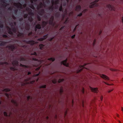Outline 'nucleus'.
<instances>
[{
	"label": "nucleus",
	"mask_w": 123,
	"mask_h": 123,
	"mask_svg": "<svg viewBox=\"0 0 123 123\" xmlns=\"http://www.w3.org/2000/svg\"><path fill=\"white\" fill-rule=\"evenodd\" d=\"M99 1V0H96L92 2L91 4V5L89 6L90 8H93L95 6H98V4L96 3Z\"/></svg>",
	"instance_id": "1"
},
{
	"label": "nucleus",
	"mask_w": 123,
	"mask_h": 123,
	"mask_svg": "<svg viewBox=\"0 0 123 123\" xmlns=\"http://www.w3.org/2000/svg\"><path fill=\"white\" fill-rule=\"evenodd\" d=\"M6 47L8 48L9 49L11 50L12 51H13L16 48V47L15 46L14 44H12L7 45Z\"/></svg>",
	"instance_id": "2"
},
{
	"label": "nucleus",
	"mask_w": 123,
	"mask_h": 123,
	"mask_svg": "<svg viewBox=\"0 0 123 123\" xmlns=\"http://www.w3.org/2000/svg\"><path fill=\"white\" fill-rule=\"evenodd\" d=\"M26 26L25 27V29L27 31L29 30L30 27V23L29 21H27L26 22Z\"/></svg>",
	"instance_id": "3"
},
{
	"label": "nucleus",
	"mask_w": 123,
	"mask_h": 123,
	"mask_svg": "<svg viewBox=\"0 0 123 123\" xmlns=\"http://www.w3.org/2000/svg\"><path fill=\"white\" fill-rule=\"evenodd\" d=\"M27 43L30 44L31 45H33L35 44H37L38 42L37 41H35L33 40L29 41L27 42Z\"/></svg>",
	"instance_id": "4"
},
{
	"label": "nucleus",
	"mask_w": 123,
	"mask_h": 123,
	"mask_svg": "<svg viewBox=\"0 0 123 123\" xmlns=\"http://www.w3.org/2000/svg\"><path fill=\"white\" fill-rule=\"evenodd\" d=\"M41 28V25L39 24H37L36 25L35 27V31L36 32L37 31V29H40Z\"/></svg>",
	"instance_id": "5"
},
{
	"label": "nucleus",
	"mask_w": 123,
	"mask_h": 123,
	"mask_svg": "<svg viewBox=\"0 0 123 123\" xmlns=\"http://www.w3.org/2000/svg\"><path fill=\"white\" fill-rule=\"evenodd\" d=\"M14 6L16 7L19 8L20 9H22V4L19 2L15 3Z\"/></svg>",
	"instance_id": "6"
},
{
	"label": "nucleus",
	"mask_w": 123,
	"mask_h": 123,
	"mask_svg": "<svg viewBox=\"0 0 123 123\" xmlns=\"http://www.w3.org/2000/svg\"><path fill=\"white\" fill-rule=\"evenodd\" d=\"M26 9L27 11H29V14L31 15L32 16H33L34 15V13L33 12H32L31 9H30L29 7H27Z\"/></svg>",
	"instance_id": "7"
},
{
	"label": "nucleus",
	"mask_w": 123,
	"mask_h": 123,
	"mask_svg": "<svg viewBox=\"0 0 123 123\" xmlns=\"http://www.w3.org/2000/svg\"><path fill=\"white\" fill-rule=\"evenodd\" d=\"M106 6L107 7L109 8L110 10H115V8L113 7V6H111V5H107Z\"/></svg>",
	"instance_id": "8"
},
{
	"label": "nucleus",
	"mask_w": 123,
	"mask_h": 123,
	"mask_svg": "<svg viewBox=\"0 0 123 123\" xmlns=\"http://www.w3.org/2000/svg\"><path fill=\"white\" fill-rule=\"evenodd\" d=\"M18 62L17 60H14L12 62V64L14 66H18Z\"/></svg>",
	"instance_id": "9"
},
{
	"label": "nucleus",
	"mask_w": 123,
	"mask_h": 123,
	"mask_svg": "<svg viewBox=\"0 0 123 123\" xmlns=\"http://www.w3.org/2000/svg\"><path fill=\"white\" fill-rule=\"evenodd\" d=\"M7 30L9 34L11 35H13V33L12 29L9 27H7Z\"/></svg>",
	"instance_id": "10"
},
{
	"label": "nucleus",
	"mask_w": 123,
	"mask_h": 123,
	"mask_svg": "<svg viewBox=\"0 0 123 123\" xmlns=\"http://www.w3.org/2000/svg\"><path fill=\"white\" fill-rule=\"evenodd\" d=\"M62 64H63L65 66L68 67L69 66V64L67 62V60H66L64 61H62Z\"/></svg>",
	"instance_id": "11"
},
{
	"label": "nucleus",
	"mask_w": 123,
	"mask_h": 123,
	"mask_svg": "<svg viewBox=\"0 0 123 123\" xmlns=\"http://www.w3.org/2000/svg\"><path fill=\"white\" fill-rule=\"evenodd\" d=\"M91 89L92 92H94L97 93L98 92V90L97 88H93L91 87Z\"/></svg>",
	"instance_id": "12"
},
{
	"label": "nucleus",
	"mask_w": 123,
	"mask_h": 123,
	"mask_svg": "<svg viewBox=\"0 0 123 123\" xmlns=\"http://www.w3.org/2000/svg\"><path fill=\"white\" fill-rule=\"evenodd\" d=\"M47 42H46L45 43H44V44H41L39 45L40 49H44V46L46 44H48Z\"/></svg>",
	"instance_id": "13"
},
{
	"label": "nucleus",
	"mask_w": 123,
	"mask_h": 123,
	"mask_svg": "<svg viewBox=\"0 0 123 123\" xmlns=\"http://www.w3.org/2000/svg\"><path fill=\"white\" fill-rule=\"evenodd\" d=\"M44 10L43 9H42L40 11H39L38 12V14L42 16L44 13Z\"/></svg>",
	"instance_id": "14"
},
{
	"label": "nucleus",
	"mask_w": 123,
	"mask_h": 123,
	"mask_svg": "<svg viewBox=\"0 0 123 123\" xmlns=\"http://www.w3.org/2000/svg\"><path fill=\"white\" fill-rule=\"evenodd\" d=\"M86 64H85L84 65H81L80 66V69H79L78 70V72H80L83 70L84 68H85V67L86 66Z\"/></svg>",
	"instance_id": "15"
},
{
	"label": "nucleus",
	"mask_w": 123,
	"mask_h": 123,
	"mask_svg": "<svg viewBox=\"0 0 123 123\" xmlns=\"http://www.w3.org/2000/svg\"><path fill=\"white\" fill-rule=\"evenodd\" d=\"M7 43V42L0 41V46H5L6 44Z\"/></svg>",
	"instance_id": "16"
},
{
	"label": "nucleus",
	"mask_w": 123,
	"mask_h": 123,
	"mask_svg": "<svg viewBox=\"0 0 123 123\" xmlns=\"http://www.w3.org/2000/svg\"><path fill=\"white\" fill-rule=\"evenodd\" d=\"M54 20L50 18L49 20V25H53L54 26V25L53 23V21Z\"/></svg>",
	"instance_id": "17"
},
{
	"label": "nucleus",
	"mask_w": 123,
	"mask_h": 123,
	"mask_svg": "<svg viewBox=\"0 0 123 123\" xmlns=\"http://www.w3.org/2000/svg\"><path fill=\"white\" fill-rule=\"evenodd\" d=\"M101 77L106 80H109V78L107 76L104 74H102L101 76Z\"/></svg>",
	"instance_id": "18"
},
{
	"label": "nucleus",
	"mask_w": 123,
	"mask_h": 123,
	"mask_svg": "<svg viewBox=\"0 0 123 123\" xmlns=\"http://www.w3.org/2000/svg\"><path fill=\"white\" fill-rule=\"evenodd\" d=\"M81 8V7L79 5H78L76 6L75 10L76 11H78L80 10Z\"/></svg>",
	"instance_id": "19"
},
{
	"label": "nucleus",
	"mask_w": 123,
	"mask_h": 123,
	"mask_svg": "<svg viewBox=\"0 0 123 123\" xmlns=\"http://www.w3.org/2000/svg\"><path fill=\"white\" fill-rule=\"evenodd\" d=\"M11 102L13 104H14L16 106H18V105L16 101L13 99H12L11 100Z\"/></svg>",
	"instance_id": "20"
},
{
	"label": "nucleus",
	"mask_w": 123,
	"mask_h": 123,
	"mask_svg": "<svg viewBox=\"0 0 123 123\" xmlns=\"http://www.w3.org/2000/svg\"><path fill=\"white\" fill-rule=\"evenodd\" d=\"M55 16L56 18L59 17L60 16V13L58 12H57L55 13Z\"/></svg>",
	"instance_id": "21"
},
{
	"label": "nucleus",
	"mask_w": 123,
	"mask_h": 123,
	"mask_svg": "<svg viewBox=\"0 0 123 123\" xmlns=\"http://www.w3.org/2000/svg\"><path fill=\"white\" fill-rule=\"evenodd\" d=\"M28 20L29 21L30 23H31L33 21V19L31 17H29L28 18Z\"/></svg>",
	"instance_id": "22"
},
{
	"label": "nucleus",
	"mask_w": 123,
	"mask_h": 123,
	"mask_svg": "<svg viewBox=\"0 0 123 123\" xmlns=\"http://www.w3.org/2000/svg\"><path fill=\"white\" fill-rule=\"evenodd\" d=\"M10 68L11 70L13 71L17 70V68L14 67H11Z\"/></svg>",
	"instance_id": "23"
},
{
	"label": "nucleus",
	"mask_w": 123,
	"mask_h": 123,
	"mask_svg": "<svg viewBox=\"0 0 123 123\" xmlns=\"http://www.w3.org/2000/svg\"><path fill=\"white\" fill-rule=\"evenodd\" d=\"M54 9V7L53 6H52L49 7V9L50 10H51V11H53Z\"/></svg>",
	"instance_id": "24"
},
{
	"label": "nucleus",
	"mask_w": 123,
	"mask_h": 123,
	"mask_svg": "<svg viewBox=\"0 0 123 123\" xmlns=\"http://www.w3.org/2000/svg\"><path fill=\"white\" fill-rule=\"evenodd\" d=\"M48 60L52 61V62H53L55 61V58L51 57L50 58H48Z\"/></svg>",
	"instance_id": "25"
},
{
	"label": "nucleus",
	"mask_w": 123,
	"mask_h": 123,
	"mask_svg": "<svg viewBox=\"0 0 123 123\" xmlns=\"http://www.w3.org/2000/svg\"><path fill=\"white\" fill-rule=\"evenodd\" d=\"M2 2L4 4L2 5L3 6L5 7H6L7 5L6 3L3 0H2Z\"/></svg>",
	"instance_id": "26"
},
{
	"label": "nucleus",
	"mask_w": 123,
	"mask_h": 123,
	"mask_svg": "<svg viewBox=\"0 0 123 123\" xmlns=\"http://www.w3.org/2000/svg\"><path fill=\"white\" fill-rule=\"evenodd\" d=\"M10 90V89L9 88H6L4 89V91L6 92H9Z\"/></svg>",
	"instance_id": "27"
},
{
	"label": "nucleus",
	"mask_w": 123,
	"mask_h": 123,
	"mask_svg": "<svg viewBox=\"0 0 123 123\" xmlns=\"http://www.w3.org/2000/svg\"><path fill=\"white\" fill-rule=\"evenodd\" d=\"M46 87V85H42L40 86H39V88H45Z\"/></svg>",
	"instance_id": "28"
},
{
	"label": "nucleus",
	"mask_w": 123,
	"mask_h": 123,
	"mask_svg": "<svg viewBox=\"0 0 123 123\" xmlns=\"http://www.w3.org/2000/svg\"><path fill=\"white\" fill-rule=\"evenodd\" d=\"M29 6L32 9H35V7L33 6V5L32 4H30L29 5Z\"/></svg>",
	"instance_id": "29"
},
{
	"label": "nucleus",
	"mask_w": 123,
	"mask_h": 123,
	"mask_svg": "<svg viewBox=\"0 0 123 123\" xmlns=\"http://www.w3.org/2000/svg\"><path fill=\"white\" fill-rule=\"evenodd\" d=\"M37 41H45V39H37Z\"/></svg>",
	"instance_id": "30"
},
{
	"label": "nucleus",
	"mask_w": 123,
	"mask_h": 123,
	"mask_svg": "<svg viewBox=\"0 0 123 123\" xmlns=\"http://www.w3.org/2000/svg\"><path fill=\"white\" fill-rule=\"evenodd\" d=\"M28 15L27 14H25L24 15V17L25 18H26L28 16Z\"/></svg>",
	"instance_id": "31"
},
{
	"label": "nucleus",
	"mask_w": 123,
	"mask_h": 123,
	"mask_svg": "<svg viewBox=\"0 0 123 123\" xmlns=\"http://www.w3.org/2000/svg\"><path fill=\"white\" fill-rule=\"evenodd\" d=\"M42 27L43 28H44L45 27V26L46 25L45 23H43V21L42 22Z\"/></svg>",
	"instance_id": "32"
},
{
	"label": "nucleus",
	"mask_w": 123,
	"mask_h": 123,
	"mask_svg": "<svg viewBox=\"0 0 123 123\" xmlns=\"http://www.w3.org/2000/svg\"><path fill=\"white\" fill-rule=\"evenodd\" d=\"M25 61V59L23 57H21L20 58V61Z\"/></svg>",
	"instance_id": "33"
},
{
	"label": "nucleus",
	"mask_w": 123,
	"mask_h": 123,
	"mask_svg": "<svg viewBox=\"0 0 123 123\" xmlns=\"http://www.w3.org/2000/svg\"><path fill=\"white\" fill-rule=\"evenodd\" d=\"M54 2L55 5H57L59 3V1L58 0H56Z\"/></svg>",
	"instance_id": "34"
},
{
	"label": "nucleus",
	"mask_w": 123,
	"mask_h": 123,
	"mask_svg": "<svg viewBox=\"0 0 123 123\" xmlns=\"http://www.w3.org/2000/svg\"><path fill=\"white\" fill-rule=\"evenodd\" d=\"M52 82L54 84H56L57 82V81L55 79L52 80Z\"/></svg>",
	"instance_id": "35"
},
{
	"label": "nucleus",
	"mask_w": 123,
	"mask_h": 123,
	"mask_svg": "<svg viewBox=\"0 0 123 123\" xmlns=\"http://www.w3.org/2000/svg\"><path fill=\"white\" fill-rule=\"evenodd\" d=\"M37 18L38 21H40L41 20V18L38 15L37 16Z\"/></svg>",
	"instance_id": "36"
},
{
	"label": "nucleus",
	"mask_w": 123,
	"mask_h": 123,
	"mask_svg": "<svg viewBox=\"0 0 123 123\" xmlns=\"http://www.w3.org/2000/svg\"><path fill=\"white\" fill-rule=\"evenodd\" d=\"M4 26L3 24H2L0 22V28H2Z\"/></svg>",
	"instance_id": "37"
},
{
	"label": "nucleus",
	"mask_w": 123,
	"mask_h": 123,
	"mask_svg": "<svg viewBox=\"0 0 123 123\" xmlns=\"http://www.w3.org/2000/svg\"><path fill=\"white\" fill-rule=\"evenodd\" d=\"M4 116H5L7 117L8 116L7 113L5 111L4 112Z\"/></svg>",
	"instance_id": "38"
},
{
	"label": "nucleus",
	"mask_w": 123,
	"mask_h": 123,
	"mask_svg": "<svg viewBox=\"0 0 123 123\" xmlns=\"http://www.w3.org/2000/svg\"><path fill=\"white\" fill-rule=\"evenodd\" d=\"M43 5V3L42 2H41L39 4L40 8H42Z\"/></svg>",
	"instance_id": "39"
},
{
	"label": "nucleus",
	"mask_w": 123,
	"mask_h": 123,
	"mask_svg": "<svg viewBox=\"0 0 123 123\" xmlns=\"http://www.w3.org/2000/svg\"><path fill=\"white\" fill-rule=\"evenodd\" d=\"M67 110L66 111H65V113L64 117L65 118L67 116Z\"/></svg>",
	"instance_id": "40"
},
{
	"label": "nucleus",
	"mask_w": 123,
	"mask_h": 123,
	"mask_svg": "<svg viewBox=\"0 0 123 123\" xmlns=\"http://www.w3.org/2000/svg\"><path fill=\"white\" fill-rule=\"evenodd\" d=\"M51 3L52 4V6H54V4H55V2L54 0H51Z\"/></svg>",
	"instance_id": "41"
},
{
	"label": "nucleus",
	"mask_w": 123,
	"mask_h": 123,
	"mask_svg": "<svg viewBox=\"0 0 123 123\" xmlns=\"http://www.w3.org/2000/svg\"><path fill=\"white\" fill-rule=\"evenodd\" d=\"M3 37L4 38H6L7 37V36L6 34H4L3 35Z\"/></svg>",
	"instance_id": "42"
},
{
	"label": "nucleus",
	"mask_w": 123,
	"mask_h": 123,
	"mask_svg": "<svg viewBox=\"0 0 123 123\" xmlns=\"http://www.w3.org/2000/svg\"><path fill=\"white\" fill-rule=\"evenodd\" d=\"M31 55H33L36 56L37 55V53L36 52H34L33 53L31 54Z\"/></svg>",
	"instance_id": "43"
},
{
	"label": "nucleus",
	"mask_w": 123,
	"mask_h": 123,
	"mask_svg": "<svg viewBox=\"0 0 123 123\" xmlns=\"http://www.w3.org/2000/svg\"><path fill=\"white\" fill-rule=\"evenodd\" d=\"M5 95L6 97L8 98H9V95L7 93H6Z\"/></svg>",
	"instance_id": "44"
},
{
	"label": "nucleus",
	"mask_w": 123,
	"mask_h": 123,
	"mask_svg": "<svg viewBox=\"0 0 123 123\" xmlns=\"http://www.w3.org/2000/svg\"><path fill=\"white\" fill-rule=\"evenodd\" d=\"M31 98V97L30 96H28L27 98V99L28 101L29 99H30Z\"/></svg>",
	"instance_id": "45"
},
{
	"label": "nucleus",
	"mask_w": 123,
	"mask_h": 123,
	"mask_svg": "<svg viewBox=\"0 0 123 123\" xmlns=\"http://www.w3.org/2000/svg\"><path fill=\"white\" fill-rule=\"evenodd\" d=\"M32 59L34 61H38V59L35 58H32Z\"/></svg>",
	"instance_id": "46"
},
{
	"label": "nucleus",
	"mask_w": 123,
	"mask_h": 123,
	"mask_svg": "<svg viewBox=\"0 0 123 123\" xmlns=\"http://www.w3.org/2000/svg\"><path fill=\"white\" fill-rule=\"evenodd\" d=\"M59 10L60 11H62V4H61L60 6L59 9Z\"/></svg>",
	"instance_id": "47"
},
{
	"label": "nucleus",
	"mask_w": 123,
	"mask_h": 123,
	"mask_svg": "<svg viewBox=\"0 0 123 123\" xmlns=\"http://www.w3.org/2000/svg\"><path fill=\"white\" fill-rule=\"evenodd\" d=\"M23 20V18H19V21L20 22H21Z\"/></svg>",
	"instance_id": "48"
},
{
	"label": "nucleus",
	"mask_w": 123,
	"mask_h": 123,
	"mask_svg": "<svg viewBox=\"0 0 123 123\" xmlns=\"http://www.w3.org/2000/svg\"><path fill=\"white\" fill-rule=\"evenodd\" d=\"M23 67H24L25 68H29V67L28 66H27L24 65V66H23Z\"/></svg>",
	"instance_id": "49"
},
{
	"label": "nucleus",
	"mask_w": 123,
	"mask_h": 123,
	"mask_svg": "<svg viewBox=\"0 0 123 123\" xmlns=\"http://www.w3.org/2000/svg\"><path fill=\"white\" fill-rule=\"evenodd\" d=\"M43 23H45L46 25H47V24H48V21H43Z\"/></svg>",
	"instance_id": "50"
},
{
	"label": "nucleus",
	"mask_w": 123,
	"mask_h": 123,
	"mask_svg": "<svg viewBox=\"0 0 123 123\" xmlns=\"http://www.w3.org/2000/svg\"><path fill=\"white\" fill-rule=\"evenodd\" d=\"M100 98L101 101H102L103 99V96H100Z\"/></svg>",
	"instance_id": "51"
},
{
	"label": "nucleus",
	"mask_w": 123,
	"mask_h": 123,
	"mask_svg": "<svg viewBox=\"0 0 123 123\" xmlns=\"http://www.w3.org/2000/svg\"><path fill=\"white\" fill-rule=\"evenodd\" d=\"M96 40L95 39L94 40L93 42V44L94 45L95 43V42H96Z\"/></svg>",
	"instance_id": "52"
},
{
	"label": "nucleus",
	"mask_w": 123,
	"mask_h": 123,
	"mask_svg": "<svg viewBox=\"0 0 123 123\" xmlns=\"http://www.w3.org/2000/svg\"><path fill=\"white\" fill-rule=\"evenodd\" d=\"M111 70L112 71H116V69H111Z\"/></svg>",
	"instance_id": "53"
},
{
	"label": "nucleus",
	"mask_w": 123,
	"mask_h": 123,
	"mask_svg": "<svg viewBox=\"0 0 123 123\" xmlns=\"http://www.w3.org/2000/svg\"><path fill=\"white\" fill-rule=\"evenodd\" d=\"M82 14L81 13H80L78 15V16H81L82 15Z\"/></svg>",
	"instance_id": "54"
},
{
	"label": "nucleus",
	"mask_w": 123,
	"mask_h": 123,
	"mask_svg": "<svg viewBox=\"0 0 123 123\" xmlns=\"http://www.w3.org/2000/svg\"><path fill=\"white\" fill-rule=\"evenodd\" d=\"M12 9V8L11 7H9L8 8V10L10 11H11Z\"/></svg>",
	"instance_id": "55"
},
{
	"label": "nucleus",
	"mask_w": 123,
	"mask_h": 123,
	"mask_svg": "<svg viewBox=\"0 0 123 123\" xmlns=\"http://www.w3.org/2000/svg\"><path fill=\"white\" fill-rule=\"evenodd\" d=\"M12 30H13L15 32L16 31V29L14 27V28H13Z\"/></svg>",
	"instance_id": "56"
},
{
	"label": "nucleus",
	"mask_w": 123,
	"mask_h": 123,
	"mask_svg": "<svg viewBox=\"0 0 123 123\" xmlns=\"http://www.w3.org/2000/svg\"><path fill=\"white\" fill-rule=\"evenodd\" d=\"M50 18L54 20V16H51V17Z\"/></svg>",
	"instance_id": "57"
},
{
	"label": "nucleus",
	"mask_w": 123,
	"mask_h": 123,
	"mask_svg": "<svg viewBox=\"0 0 123 123\" xmlns=\"http://www.w3.org/2000/svg\"><path fill=\"white\" fill-rule=\"evenodd\" d=\"M50 18L54 20V16H51V17Z\"/></svg>",
	"instance_id": "58"
},
{
	"label": "nucleus",
	"mask_w": 123,
	"mask_h": 123,
	"mask_svg": "<svg viewBox=\"0 0 123 123\" xmlns=\"http://www.w3.org/2000/svg\"><path fill=\"white\" fill-rule=\"evenodd\" d=\"M18 11L17 9H16L15 10V14H16Z\"/></svg>",
	"instance_id": "59"
},
{
	"label": "nucleus",
	"mask_w": 123,
	"mask_h": 123,
	"mask_svg": "<svg viewBox=\"0 0 123 123\" xmlns=\"http://www.w3.org/2000/svg\"><path fill=\"white\" fill-rule=\"evenodd\" d=\"M75 35L72 36L71 37L72 38H74L75 37Z\"/></svg>",
	"instance_id": "60"
},
{
	"label": "nucleus",
	"mask_w": 123,
	"mask_h": 123,
	"mask_svg": "<svg viewBox=\"0 0 123 123\" xmlns=\"http://www.w3.org/2000/svg\"><path fill=\"white\" fill-rule=\"evenodd\" d=\"M102 31L101 30H100L99 31V35H100L101 33H102Z\"/></svg>",
	"instance_id": "61"
},
{
	"label": "nucleus",
	"mask_w": 123,
	"mask_h": 123,
	"mask_svg": "<svg viewBox=\"0 0 123 123\" xmlns=\"http://www.w3.org/2000/svg\"><path fill=\"white\" fill-rule=\"evenodd\" d=\"M113 90V89L110 90L108 91V93H110V92H111Z\"/></svg>",
	"instance_id": "62"
},
{
	"label": "nucleus",
	"mask_w": 123,
	"mask_h": 123,
	"mask_svg": "<svg viewBox=\"0 0 123 123\" xmlns=\"http://www.w3.org/2000/svg\"><path fill=\"white\" fill-rule=\"evenodd\" d=\"M49 39V41L51 42L52 41V40L53 39Z\"/></svg>",
	"instance_id": "63"
},
{
	"label": "nucleus",
	"mask_w": 123,
	"mask_h": 123,
	"mask_svg": "<svg viewBox=\"0 0 123 123\" xmlns=\"http://www.w3.org/2000/svg\"><path fill=\"white\" fill-rule=\"evenodd\" d=\"M32 32H30L29 33V35H32Z\"/></svg>",
	"instance_id": "64"
}]
</instances>
